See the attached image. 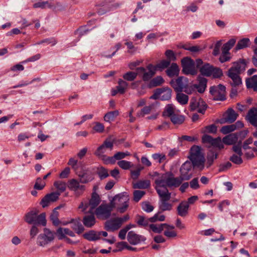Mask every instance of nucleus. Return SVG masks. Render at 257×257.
<instances>
[{
	"label": "nucleus",
	"instance_id": "61",
	"mask_svg": "<svg viewBox=\"0 0 257 257\" xmlns=\"http://www.w3.org/2000/svg\"><path fill=\"white\" fill-rule=\"evenodd\" d=\"M152 158L159 163L166 160V156L163 154H154L152 155Z\"/></svg>",
	"mask_w": 257,
	"mask_h": 257
},
{
	"label": "nucleus",
	"instance_id": "11",
	"mask_svg": "<svg viewBox=\"0 0 257 257\" xmlns=\"http://www.w3.org/2000/svg\"><path fill=\"white\" fill-rule=\"evenodd\" d=\"M190 107L191 110H197L199 113L204 114L207 106L201 98L192 97L190 100Z\"/></svg>",
	"mask_w": 257,
	"mask_h": 257
},
{
	"label": "nucleus",
	"instance_id": "45",
	"mask_svg": "<svg viewBox=\"0 0 257 257\" xmlns=\"http://www.w3.org/2000/svg\"><path fill=\"white\" fill-rule=\"evenodd\" d=\"M33 7L34 8H41L42 9H45L46 7H48L50 9H52L53 5L49 3L48 1L39 2L34 4L33 5Z\"/></svg>",
	"mask_w": 257,
	"mask_h": 257
},
{
	"label": "nucleus",
	"instance_id": "2",
	"mask_svg": "<svg viewBox=\"0 0 257 257\" xmlns=\"http://www.w3.org/2000/svg\"><path fill=\"white\" fill-rule=\"evenodd\" d=\"M189 159L194 167L201 170L204 168L205 159L200 147L194 146L191 148Z\"/></svg>",
	"mask_w": 257,
	"mask_h": 257
},
{
	"label": "nucleus",
	"instance_id": "58",
	"mask_svg": "<svg viewBox=\"0 0 257 257\" xmlns=\"http://www.w3.org/2000/svg\"><path fill=\"white\" fill-rule=\"evenodd\" d=\"M145 194V192L141 190H135L133 192L134 200L136 202H138L141 200L143 196Z\"/></svg>",
	"mask_w": 257,
	"mask_h": 257
},
{
	"label": "nucleus",
	"instance_id": "15",
	"mask_svg": "<svg viewBox=\"0 0 257 257\" xmlns=\"http://www.w3.org/2000/svg\"><path fill=\"white\" fill-rule=\"evenodd\" d=\"M193 164L190 162L187 161L181 166L180 172V177L184 180H188L192 176Z\"/></svg>",
	"mask_w": 257,
	"mask_h": 257
},
{
	"label": "nucleus",
	"instance_id": "21",
	"mask_svg": "<svg viewBox=\"0 0 257 257\" xmlns=\"http://www.w3.org/2000/svg\"><path fill=\"white\" fill-rule=\"evenodd\" d=\"M227 75L231 79L229 83L232 86H238L242 84L241 79L239 76L240 74L228 71Z\"/></svg>",
	"mask_w": 257,
	"mask_h": 257
},
{
	"label": "nucleus",
	"instance_id": "37",
	"mask_svg": "<svg viewBox=\"0 0 257 257\" xmlns=\"http://www.w3.org/2000/svg\"><path fill=\"white\" fill-rule=\"evenodd\" d=\"M177 92L178 93L176 95V100L181 105L186 104L188 103L189 100L188 96L182 93V92Z\"/></svg>",
	"mask_w": 257,
	"mask_h": 257
},
{
	"label": "nucleus",
	"instance_id": "31",
	"mask_svg": "<svg viewBox=\"0 0 257 257\" xmlns=\"http://www.w3.org/2000/svg\"><path fill=\"white\" fill-rule=\"evenodd\" d=\"M218 156V152L213 149L210 150L207 154V165L210 167L213 163L214 160L216 159Z\"/></svg>",
	"mask_w": 257,
	"mask_h": 257
},
{
	"label": "nucleus",
	"instance_id": "3",
	"mask_svg": "<svg viewBox=\"0 0 257 257\" xmlns=\"http://www.w3.org/2000/svg\"><path fill=\"white\" fill-rule=\"evenodd\" d=\"M39 211L33 209L27 213L25 215V221L29 224H39L43 226L46 225V214L42 213L38 215Z\"/></svg>",
	"mask_w": 257,
	"mask_h": 257
},
{
	"label": "nucleus",
	"instance_id": "10",
	"mask_svg": "<svg viewBox=\"0 0 257 257\" xmlns=\"http://www.w3.org/2000/svg\"><path fill=\"white\" fill-rule=\"evenodd\" d=\"M137 71L139 75H141L144 81H146L149 80L155 74L156 70L154 65L150 64L145 69L141 67L137 69Z\"/></svg>",
	"mask_w": 257,
	"mask_h": 257
},
{
	"label": "nucleus",
	"instance_id": "41",
	"mask_svg": "<svg viewBox=\"0 0 257 257\" xmlns=\"http://www.w3.org/2000/svg\"><path fill=\"white\" fill-rule=\"evenodd\" d=\"M170 119L174 124H180L184 122L185 118L183 115H179L176 112Z\"/></svg>",
	"mask_w": 257,
	"mask_h": 257
},
{
	"label": "nucleus",
	"instance_id": "28",
	"mask_svg": "<svg viewBox=\"0 0 257 257\" xmlns=\"http://www.w3.org/2000/svg\"><path fill=\"white\" fill-rule=\"evenodd\" d=\"M96 222L95 216L92 213L90 215H87L84 216L83 219V223L87 227H92Z\"/></svg>",
	"mask_w": 257,
	"mask_h": 257
},
{
	"label": "nucleus",
	"instance_id": "35",
	"mask_svg": "<svg viewBox=\"0 0 257 257\" xmlns=\"http://www.w3.org/2000/svg\"><path fill=\"white\" fill-rule=\"evenodd\" d=\"M178 111L175 110L173 104H168L163 112V115L171 118Z\"/></svg>",
	"mask_w": 257,
	"mask_h": 257
},
{
	"label": "nucleus",
	"instance_id": "52",
	"mask_svg": "<svg viewBox=\"0 0 257 257\" xmlns=\"http://www.w3.org/2000/svg\"><path fill=\"white\" fill-rule=\"evenodd\" d=\"M106 148L102 145L99 146L94 153L95 155L101 159H104V158H106V156L104 155L103 154L105 152Z\"/></svg>",
	"mask_w": 257,
	"mask_h": 257
},
{
	"label": "nucleus",
	"instance_id": "55",
	"mask_svg": "<svg viewBox=\"0 0 257 257\" xmlns=\"http://www.w3.org/2000/svg\"><path fill=\"white\" fill-rule=\"evenodd\" d=\"M235 130V127L234 125H225L221 127L220 132L224 135L230 133Z\"/></svg>",
	"mask_w": 257,
	"mask_h": 257
},
{
	"label": "nucleus",
	"instance_id": "64",
	"mask_svg": "<svg viewBox=\"0 0 257 257\" xmlns=\"http://www.w3.org/2000/svg\"><path fill=\"white\" fill-rule=\"evenodd\" d=\"M217 131V127L215 124L206 126L204 128V133L215 134Z\"/></svg>",
	"mask_w": 257,
	"mask_h": 257
},
{
	"label": "nucleus",
	"instance_id": "7",
	"mask_svg": "<svg viewBox=\"0 0 257 257\" xmlns=\"http://www.w3.org/2000/svg\"><path fill=\"white\" fill-rule=\"evenodd\" d=\"M55 234V233L53 231L45 228L43 229V232L40 233L37 237V243L38 245L41 247L46 246L54 240Z\"/></svg>",
	"mask_w": 257,
	"mask_h": 257
},
{
	"label": "nucleus",
	"instance_id": "39",
	"mask_svg": "<svg viewBox=\"0 0 257 257\" xmlns=\"http://www.w3.org/2000/svg\"><path fill=\"white\" fill-rule=\"evenodd\" d=\"M119 114L118 110H116L108 112L106 113L104 116V120L107 122H110L113 121L116 116Z\"/></svg>",
	"mask_w": 257,
	"mask_h": 257
},
{
	"label": "nucleus",
	"instance_id": "32",
	"mask_svg": "<svg viewBox=\"0 0 257 257\" xmlns=\"http://www.w3.org/2000/svg\"><path fill=\"white\" fill-rule=\"evenodd\" d=\"M213 68L209 64L206 63L200 68V71L203 75L210 76L212 73Z\"/></svg>",
	"mask_w": 257,
	"mask_h": 257
},
{
	"label": "nucleus",
	"instance_id": "60",
	"mask_svg": "<svg viewBox=\"0 0 257 257\" xmlns=\"http://www.w3.org/2000/svg\"><path fill=\"white\" fill-rule=\"evenodd\" d=\"M144 169V167L139 166L135 170H131V176L134 180L137 179L140 174V172Z\"/></svg>",
	"mask_w": 257,
	"mask_h": 257
},
{
	"label": "nucleus",
	"instance_id": "54",
	"mask_svg": "<svg viewBox=\"0 0 257 257\" xmlns=\"http://www.w3.org/2000/svg\"><path fill=\"white\" fill-rule=\"evenodd\" d=\"M170 63L171 62L169 60H163L156 66H155V67H156V70L157 69L162 70L165 68H168L170 65Z\"/></svg>",
	"mask_w": 257,
	"mask_h": 257
},
{
	"label": "nucleus",
	"instance_id": "43",
	"mask_svg": "<svg viewBox=\"0 0 257 257\" xmlns=\"http://www.w3.org/2000/svg\"><path fill=\"white\" fill-rule=\"evenodd\" d=\"M72 228L73 230L76 231L78 234L82 233L84 231V227L81 223L78 221H72L71 222Z\"/></svg>",
	"mask_w": 257,
	"mask_h": 257
},
{
	"label": "nucleus",
	"instance_id": "24",
	"mask_svg": "<svg viewBox=\"0 0 257 257\" xmlns=\"http://www.w3.org/2000/svg\"><path fill=\"white\" fill-rule=\"evenodd\" d=\"M189 207L187 201L181 202L177 208V214L181 217L186 216L188 213Z\"/></svg>",
	"mask_w": 257,
	"mask_h": 257
},
{
	"label": "nucleus",
	"instance_id": "25",
	"mask_svg": "<svg viewBox=\"0 0 257 257\" xmlns=\"http://www.w3.org/2000/svg\"><path fill=\"white\" fill-rule=\"evenodd\" d=\"M120 227L116 218L107 220L105 224V228L108 231L117 230Z\"/></svg>",
	"mask_w": 257,
	"mask_h": 257
},
{
	"label": "nucleus",
	"instance_id": "13",
	"mask_svg": "<svg viewBox=\"0 0 257 257\" xmlns=\"http://www.w3.org/2000/svg\"><path fill=\"white\" fill-rule=\"evenodd\" d=\"M79 181L75 179H70L68 182V188L73 191L76 196L82 195L85 190V186L81 185Z\"/></svg>",
	"mask_w": 257,
	"mask_h": 257
},
{
	"label": "nucleus",
	"instance_id": "44",
	"mask_svg": "<svg viewBox=\"0 0 257 257\" xmlns=\"http://www.w3.org/2000/svg\"><path fill=\"white\" fill-rule=\"evenodd\" d=\"M118 85L116 87L117 91L120 94L124 93L128 86V83L121 79L118 80Z\"/></svg>",
	"mask_w": 257,
	"mask_h": 257
},
{
	"label": "nucleus",
	"instance_id": "1",
	"mask_svg": "<svg viewBox=\"0 0 257 257\" xmlns=\"http://www.w3.org/2000/svg\"><path fill=\"white\" fill-rule=\"evenodd\" d=\"M182 179L179 176L178 177H174L172 175L164 174L161 177L156 180L155 187L156 190L160 189L164 190L163 188L166 190H168L167 187H178L183 182Z\"/></svg>",
	"mask_w": 257,
	"mask_h": 257
},
{
	"label": "nucleus",
	"instance_id": "4",
	"mask_svg": "<svg viewBox=\"0 0 257 257\" xmlns=\"http://www.w3.org/2000/svg\"><path fill=\"white\" fill-rule=\"evenodd\" d=\"M129 197L126 193H122L115 195L110 202L114 207H117L120 213H123L128 206Z\"/></svg>",
	"mask_w": 257,
	"mask_h": 257
},
{
	"label": "nucleus",
	"instance_id": "47",
	"mask_svg": "<svg viewBox=\"0 0 257 257\" xmlns=\"http://www.w3.org/2000/svg\"><path fill=\"white\" fill-rule=\"evenodd\" d=\"M210 145L213 147L218 148L219 150L224 147L223 143L220 137L215 139L213 138Z\"/></svg>",
	"mask_w": 257,
	"mask_h": 257
},
{
	"label": "nucleus",
	"instance_id": "8",
	"mask_svg": "<svg viewBox=\"0 0 257 257\" xmlns=\"http://www.w3.org/2000/svg\"><path fill=\"white\" fill-rule=\"evenodd\" d=\"M183 72L186 75H195L198 70L195 66V62L189 57H185L181 60Z\"/></svg>",
	"mask_w": 257,
	"mask_h": 257
},
{
	"label": "nucleus",
	"instance_id": "53",
	"mask_svg": "<svg viewBox=\"0 0 257 257\" xmlns=\"http://www.w3.org/2000/svg\"><path fill=\"white\" fill-rule=\"evenodd\" d=\"M97 174L101 180L107 178L109 176L108 170L102 167L98 168Z\"/></svg>",
	"mask_w": 257,
	"mask_h": 257
},
{
	"label": "nucleus",
	"instance_id": "59",
	"mask_svg": "<svg viewBox=\"0 0 257 257\" xmlns=\"http://www.w3.org/2000/svg\"><path fill=\"white\" fill-rule=\"evenodd\" d=\"M165 56L167 58V60L171 61H174L176 60V56L174 52L171 50H167L165 52Z\"/></svg>",
	"mask_w": 257,
	"mask_h": 257
},
{
	"label": "nucleus",
	"instance_id": "30",
	"mask_svg": "<svg viewBox=\"0 0 257 257\" xmlns=\"http://www.w3.org/2000/svg\"><path fill=\"white\" fill-rule=\"evenodd\" d=\"M250 44V40L248 38H243L238 41L234 49L236 51L247 48L249 46Z\"/></svg>",
	"mask_w": 257,
	"mask_h": 257
},
{
	"label": "nucleus",
	"instance_id": "33",
	"mask_svg": "<svg viewBox=\"0 0 257 257\" xmlns=\"http://www.w3.org/2000/svg\"><path fill=\"white\" fill-rule=\"evenodd\" d=\"M246 85L247 88H252L257 91V75H253L250 78L246 80Z\"/></svg>",
	"mask_w": 257,
	"mask_h": 257
},
{
	"label": "nucleus",
	"instance_id": "46",
	"mask_svg": "<svg viewBox=\"0 0 257 257\" xmlns=\"http://www.w3.org/2000/svg\"><path fill=\"white\" fill-rule=\"evenodd\" d=\"M59 212L55 208L50 215V220L54 225H58L60 223V221L58 219Z\"/></svg>",
	"mask_w": 257,
	"mask_h": 257
},
{
	"label": "nucleus",
	"instance_id": "18",
	"mask_svg": "<svg viewBox=\"0 0 257 257\" xmlns=\"http://www.w3.org/2000/svg\"><path fill=\"white\" fill-rule=\"evenodd\" d=\"M246 67L245 60L239 59L238 61L233 63V65L229 69L228 71L240 74L245 71Z\"/></svg>",
	"mask_w": 257,
	"mask_h": 257
},
{
	"label": "nucleus",
	"instance_id": "5",
	"mask_svg": "<svg viewBox=\"0 0 257 257\" xmlns=\"http://www.w3.org/2000/svg\"><path fill=\"white\" fill-rule=\"evenodd\" d=\"M100 197L99 195L95 192H93L91 194V198L89 202H81L78 206V208L81 209L82 212L85 213H93V210L100 203Z\"/></svg>",
	"mask_w": 257,
	"mask_h": 257
},
{
	"label": "nucleus",
	"instance_id": "19",
	"mask_svg": "<svg viewBox=\"0 0 257 257\" xmlns=\"http://www.w3.org/2000/svg\"><path fill=\"white\" fill-rule=\"evenodd\" d=\"M127 239L128 241L133 245L139 244L146 240V238L144 236L137 234L133 231L128 232Z\"/></svg>",
	"mask_w": 257,
	"mask_h": 257
},
{
	"label": "nucleus",
	"instance_id": "57",
	"mask_svg": "<svg viewBox=\"0 0 257 257\" xmlns=\"http://www.w3.org/2000/svg\"><path fill=\"white\" fill-rule=\"evenodd\" d=\"M242 155L233 154L230 157V161L234 164L239 165L242 163L243 161L241 158Z\"/></svg>",
	"mask_w": 257,
	"mask_h": 257
},
{
	"label": "nucleus",
	"instance_id": "17",
	"mask_svg": "<svg viewBox=\"0 0 257 257\" xmlns=\"http://www.w3.org/2000/svg\"><path fill=\"white\" fill-rule=\"evenodd\" d=\"M60 196L59 192H52L46 195L41 201V205L43 208L48 206L50 203L56 201Z\"/></svg>",
	"mask_w": 257,
	"mask_h": 257
},
{
	"label": "nucleus",
	"instance_id": "34",
	"mask_svg": "<svg viewBox=\"0 0 257 257\" xmlns=\"http://www.w3.org/2000/svg\"><path fill=\"white\" fill-rule=\"evenodd\" d=\"M83 236L84 238L89 241H95L99 239V234L93 230L85 233Z\"/></svg>",
	"mask_w": 257,
	"mask_h": 257
},
{
	"label": "nucleus",
	"instance_id": "27",
	"mask_svg": "<svg viewBox=\"0 0 257 257\" xmlns=\"http://www.w3.org/2000/svg\"><path fill=\"white\" fill-rule=\"evenodd\" d=\"M179 71L180 69L178 65L175 63H172L167 69L166 74L170 77H173L178 75Z\"/></svg>",
	"mask_w": 257,
	"mask_h": 257
},
{
	"label": "nucleus",
	"instance_id": "20",
	"mask_svg": "<svg viewBox=\"0 0 257 257\" xmlns=\"http://www.w3.org/2000/svg\"><path fill=\"white\" fill-rule=\"evenodd\" d=\"M245 118L251 125L257 127V108L252 107L250 108Z\"/></svg>",
	"mask_w": 257,
	"mask_h": 257
},
{
	"label": "nucleus",
	"instance_id": "23",
	"mask_svg": "<svg viewBox=\"0 0 257 257\" xmlns=\"http://www.w3.org/2000/svg\"><path fill=\"white\" fill-rule=\"evenodd\" d=\"M198 84H194V87L197 90L199 93H203L207 87V80L202 76H198L197 78Z\"/></svg>",
	"mask_w": 257,
	"mask_h": 257
},
{
	"label": "nucleus",
	"instance_id": "14",
	"mask_svg": "<svg viewBox=\"0 0 257 257\" xmlns=\"http://www.w3.org/2000/svg\"><path fill=\"white\" fill-rule=\"evenodd\" d=\"M172 90L168 87L157 89L150 98L157 99L160 98L162 100H168L171 97Z\"/></svg>",
	"mask_w": 257,
	"mask_h": 257
},
{
	"label": "nucleus",
	"instance_id": "40",
	"mask_svg": "<svg viewBox=\"0 0 257 257\" xmlns=\"http://www.w3.org/2000/svg\"><path fill=\"white\" fill-rule=\"evenodd\" d=\"M150 185V182L148 180H140L134 184L133 187L137 189H145L149 187Z\"/></svg>",
	"mask_w": 257,
	"mask_h": 257
},
{
	"label": "nucleus",
	"instance_id": "29",
	"mask_svg": "<svg viewBox=\"0 0 257 257\" xmlns=\"http://www.w3.org/2000/svg\"><path fill=\"white\" fill-rule=\"evenodd\" d=\"M238 139V136L236 134L232 133L230 134L222 139V142L224 144L228 145H232L235 143Z\"/></svg>",
	"mask_w": 257,
	"mask_h": 257
},
{
	"label": "nucleus",
	"instance_id": "36",
	"mask_svg": "<svg viewBox=\"0 0 257 257\" xmlns=\"http://www.w3.org/2000/svg\"><path fill=\"white\" fill-rule=\"evenodd\" d=\"M79 181L83 184H86L92 181L94 178L92 175L90 173H83L82 174L78 175Z\"/></svg>",
	"mask_w": 257,
	"mask_h": 257
},
{
	"label": "nucleus",
	"instance_id": "12",
	"mask_svg": "<svg viewBox=\"0 0 257 257\" xmlns=\"http://www.w3.org/2000/svg\"><path fill=\"white\" fill-rule=\"evenodd\" d=\"M225 87L221 84L210 88V93L215 100H223L225 98Z\"/></svg>",
	"mask_w": 257,
	"mask_h": 257
},
{
	"label": "nucleus",
	"instance_id": "42",
	"mask_svg": "<svg viewBox=\"0 0 257 257\" xmlns=\"http://www.w3.org/2000/svg\"><path fill=\"white\" fill-rule=\"evenodd\" d=\"M164 80L162 77L158 76L152 79L149 83L150 87H156L163 84Z\"/></svg>",
	"mask_w": 257,
	"mask_h": 257
},
{
	"label": "nucleus",
	"instance_id": "26",
	"mask_svg": "<svg viewBox=\"0 0 257 257\" xmlns=\"http://www.w3.org/2000/svg\"><path fill=\"white\" fill-rule=\"evenodd\" d=\"M59 239H62L65 238V235H68L70 236H74L75 234L74 232L67 228H59L56 232Z\"/></svg>",
	"mask_w": 257,
	"mask_h": 257
},
{
	"label": "nucleus",
	"instance_id": "56",
	"mask_svg": "<svg viewBox=\"0 0 257 257\" xmlns=\"http://www.w3.org/2000/svg\"><path fill=\"white\" fill-rule=\"evenodd\" d=\"M46 185L45 182L41 178H38L34 185V188L36 190H42Z\"/></svg>",
	"mask_w": 257,
	"mask_h": 257
},
{
	"label": "nucleus",
	"instance_id": "9",
	"mask_svg": "<svg viewBox=\"0 0 257 257\" xmlns=\"http://www.w3.org/2000/svg\"><path fill=\"white\" fill-rule=\"evenodd\" d=\"M113 209V205L110 204L102 203L95 210V214L98 218L106 219L111 215V212Z\"/></svg>",
	"mask_w": 257,
	"mask_h": 257
},
{
	"label": "nucleus",
	"instance_id": "63",
	"mask_svg": "<svg viewBox=\"0 0 257 257\" xmlns=\"http://www.w3.org/2000/svg\"><path fill=\"white\" fill-rule=\"evenodd\" d=\"M142 207L143 210L147 212H151L154 209V207L147 202H143Z\"/></svg>",
	"mask_w": 257,
	"mask_h": 257
},
{
	"label": "nucleus",
	"instance_id": "16",
	"mask_svg": "<svg viewBox=\"0 0 257 257\" xmlns=\"http://www.w3.org/2000/svg\"><path fill=\"white\" fill-rule=\"evenodd\" d=\"M188 79L183 76L179 77L175 80H172L170 84L176 92H182L184 88L188 85Z\"/></svg>",
	"mask_w": 257,
	"mask_h": 257
},
{
	"label": "nucleus",
	"instance_id": "62",
	"mask_svg": "<svg viewBox=\"0 0 257 257\" xmlns=\"http://www.w3.org/2000/svg\"><path fill=\"white\" fill-rule=\"evenodd\" d=\"M152 109V106H147L144 107L140 112L137 113V116L139 117L144 116L145 115L149 113Z\"/></svg>",
	"mask_w": 257,
	"mask_h": 257
},
{
	"label": "nucleus",
	"instance_id": "38",
	"mask_svg": "<svg viewBox=\"0 0 257 257\" xmlns=\"http://www.w3.org/2000/svg\"><path fill=\"white\" fill-rule=\"evenodd\" d=\"M54 186L57 189L55 192H59L60 195L64 192L66 189V184L62 181H56L54 183Z\"/></svg>",
	"mask_w": 257,
	"mask_h": 257
},
{
	"label": "nucleus",
	"instance_id": "51",
	"mask_svg": "<svg viewBox=\"0 0 257 257\" xmlns=\"http://www.w3.org/2000/svg\"><path fill=\"white\" fill-rule=\"evenodd\" d=\"M164 223L160 224L159 225H157L155 224H151L150 225V228L155 233H160L163 230L164 227Z\"/></svg>",
	"mask_w": 257,
	"mask_h": 257
},
{
	"label": "nucleus",
	"instance_id": "48",
	"mask_svg": "<svg viewBox=\"0 0 257 257\" xmlns=\"http://www.w3.org/2000/svg\"><path fill=\"white\" fill-rule=\"evenodd\" d=\"M138 74V72L129 71L123 74V78L126 81H132L136 78Z\"/></svg>",
	"mask_w": 257,
	"mask_h": 257
},
{
	"label": "nucleus",
	"instance_id": "50",
	"mask_svg": "<svg viewBox=\"0 0 257 257\" xmlns=\"http://www.w3.org/2000/svg\"><path fill=\"white\" fill-rule=\"evenodd\" d=\"M162 212L160 210L157 213L155 214L153 217L150 218V222H155L157 221H163L165 219V216L164 215L160 214Z\"/></svg>",
	"mask_w": 257,
	"mask_h": 257
},
{
	"label": "nucleus",
	"instance_id": "22",
	"mask_svg": "<svg viewBox=\"0 0 257 257\" xmlns=\"http://www.w3.org/2000/svg\"><path fill=\"white\" fill-rule=\"evenodd\" d=\"M238 114L231 108H229L224 115V122L232 123L236 120Z\"/></svg>",
	"mask_w": 257,
	"mask_h": 257
},
{
	"label": "nucleus",
	"instance_id": "49",
	"mask_svg": "<svg viewBox=\"0 0 257 257\" xmlns=\"http://www.w3.org/2000/svg\"><path fill=\"white\" fill-rule=\"evenodd\" d=\"M117 165L120 168L123 170H128L133 166V164L132 162L125 160L118 161Z\"/></svg>",
	"mask_w": 257,
	"mask_h": 257
},
{
	"label": "nucleus",
	"instance_id": "6",
	"mask_svg": "<svg viewBox=\"0 0 257 257\" xmlns=\"http://www.w3.org/2000/svg\"><path fill=\"white\" fill-rule=\"evenodd\" d=\"M163 189L164 190H156L160 197L159 201V210L161 212L170 211L172 209L173 207L172 204L168 202L171 198V193L168 190H164L163 188Z\"/></svg>",
	"mask_w": 257,
	"mask_h": 257
}]
</instances>
